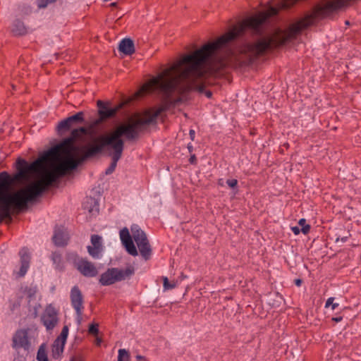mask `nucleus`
<instances>
[{
    "label": "nucleus",
    "mask_w": 361,
    "mask_h": 361,
    "mask_svg": "<svg viewBox=\"0 0 361 361\" xmlns=\"http://www.w3.org/2000/svg\"><path fill=\"white\" fill-rule=\"evenodd\" d=\"M211 47L202 46L199 49L185 55L177 63L163 70L140 87L136 93L137 97L158 90L162 95L163 106L156 109L152 114L147 111L143 116L137 118L130 123L118 126L128 128L126 132L128 140L135 139L141 127L150 124L169 106L179 102L180 99L172 97L174 93L181 95L193 90L202 92L204 85L196 84L194 78L202 75V66Z\"/></svg>",
    "instance_id": "1"
},
{
    "label": "nucleus",
    "mask_w": 361,
    "mask_h": 361,
    "mask_svg": "<svg viewBox=\"0 0 361 361\" xmlns=\"http://www.w3.org/2000/svg\"><path fill=\"white\" fill-rule=\"evenodd\" d=\"M78 149L71 143V139H64L47 152L51 171H46L40 180L31 183L15 192L10 191L13 180L6 171L0 173V221L11 218V207H25L28 202L41 195L59 177L64 176L69 170L75 169L84 161L81 159L82 155L75 158L73 154Z\"/></svg>",
    "instance_id": "2"
},
{
    "label": "nucleus",
    "mask_w": 361,
    "mask_h": 361,
    "mask_svg": "<svg viewBox=\"0 0 361 361\" xmlns=\"http://www.w3.org/2000/svg\"><path fill=\"white\" fill-rule=\"evenodd\" d=\"M312 23V17L307 16L290 25L286 30L277 28L270 35L243 45L235 57L237 64L240 66L251 64L267 50L277 49L296 39L302 30Z\"/></svg>",
    "instance_id": "3"
},
{
    "label": "nucleus",
    "mask_w": 361,
    "mask_h": 361,
    "mask_svg": "<svg viewBox=\"0 0 361 361\" xmlns=\"http://www.w3.org/2000/svg\"><path fill=\"white\" fill-rule=\"evenodd\" d=\"M267 16L268 15L264 13H257V14L245 18L242 22L234 25L228 32L224 34L215 41L204 44L203 46L211 45L212 47L211 49H209V50L207 51L209 53L208 56H206L202 66L203 73L201 76L194 78L195 82L197 85H204V88H205V64L208 61L209 59L214 54L216 50L224 47L229 42L235 39L237 37L243 35L246 30H251L255 35H262L264 32L262 26L266 22V18ZM192 91H197L200 93H204L206 97L208 98H211L212 96L211 91L208 90L204 92V89H203L202 92H200L198 90H193Z\"/></svg>",
    "instance_id": "4"
},
{
    "label": "nucleus",
    "mask_w": 361,
    "mask_h": 361,
    "mask_svg": "<svg viewBox=\"0 0 361 361\" xmlns=\"http://www.w3.org/2000/svg\"><path fill=\"white\" fill-rule=\"evenodd\" d=\"M128 128L118 126L109 135H98L94 137L91 140L82 146L80 150L82 152V160H87L90 158L97 157L102 153L106 146H110L113 149L110 154L111 157V163L106 169L105 174H111L116 169L117 163L122 157L124 149V142L121 137H126V131Z\"/></svg>",
    "instance_id": "5"
},
{
    "label": "nucleus",
    "mask_w": 361,
    "mask_h": 361,
    "mask_svg": "<svg viewBox=\"0 0 361 361\" xmlns=\"http://www.w3.org/2000/svg\"><path fill=\"white\" fill-rule=\"evenodd\" d=\"M135 269L133 265H128L125 269L108 268L100 275L99 282L102 286H107L117 282L130 279L135 274Z\"/></svg>",
    "instance_id": "6"
},
{
    "label": "nucleus",
    "mask_w": 361,
    "mask_h": 361,
    "mask_svg": "<svg viewBox=\"0 0 361 361\" xmlns=\"http://www.w3.org/2000/svg\"><path fill=\"white\" fill-rule=\"evenodd\" d=\"M130 230L141 256L145 260L149 259L152 250L145 233L136 224L133 225Z\"/></svg>",
    "instance_id": "7"
},
{
    "label": "nucleus",
    "mask_w": 361,
    "mask_h": 361,
    "mask_svg": "<svg viewBox=\"0 0 361 361\" xmlns=\"http://www.w3.org/2000/svg\"><path fill=\"white\" fill-rule=\"evenodd\" d=\"M41 322L47 331L53 330L59 323V311L51 304L47 305L40 317Z\"/></svg>",
    "instance_id": "8"
},
{
    "label": "nucleus",
    "mask_w": 361,
    "mask_h": 361,
    "mask_svg": "<svg viewBox=\"0 0 361 361\" xmlns=\"http://www.w3.org/2000/svg\"><path fill=\"white\" fill-rule=\"evenodd\" d=\"M73 264L75 268L85 277L92 278L98 274V269L95 264L86 258L76 256L73 260Z\"/></svg>",
    "instance_id": "9"
},
{
    "label": "nucleus",
    "mask_w": 361,
    "mask_h": 361,
    "mask_svg": "<svg viewBox=\"0 0 361 361\" xmlns=\"http://www.w3.org/2000/svg\"><path fill=\"white\" fill-rule=\"evenodd\" d=\"M352 0H332L327 1L322 6L316 8L314 16L316 17L324 18L332 12L346 6Z\"/></svg>",
    "instance_id": "10"
},
{
    "label": "nucleus",
    "mask_w": 361,
    "mask_h": 361,
    "mask_svg": "<svg viewBox=\"0 0 361 361\" xmlns=\"http://www.w3.org/2000/svg\"><path fill=\"white\" fill-rule=\"evenodd\" d=\"M70 299L73 308L75 310L77 318L82 319L84 310V298L78 286H73L70 293Z\"/></svg>",
    "instance_id": "11"
},
{
    "label": "nucleus",
    "mask_w": 361,
    "mask_h": 361,
    "mask_svg": "<svg viewBox=\"0 0 361 361\" xmlns=\"http://www.w3.org/2000/svg\"><path fill=\"white\" fill-rule=\"evenodd\" d=\"M47 156V154L45 152L38 159L30 164V169H31L32 173H40L38 180H40L42 178L46 171H51L50 160L49 157Z\"/></svg>",
    "instance_id": "12"
},
{
    "label": "nucleus",
    "mask_w": 361,
    "mask_h": 361,
    "mask_svg": "<svg viewBox=\"0 0 361 361\" xmlns=\"http://www.w3.org/2000/svg\"><path fill=\"white\" fill-rule=\"evenodd\" d=\"M30 343L28 337V331L27 329H18L13 336L12 347L16 350L23 348L25 350H29Z\"/></svg>",
    "instance_id": "13"
},
{
    "label": "nucleus",
    "mask_w": 361,
    "mask_h": 361,
    "mask_svg": "<svg viewBox=\"0 0 361 361\" xmlns=\"http://www.w3.org/2000/svg\"><path fill=\"white\" fill-rule=\"evenodd\" d=\"M97 105L99 109V118L94 123L96 125L102 123V121L108 118L114 117L116 114L117 111L120 108V106H117L115 108H109L108 104L101 100L97 101Z\"/></svg>",
    "instance_id": "14"
},
{
    "label": "nucleus",
    "mask_w": 361,
    "mask_h": 361,
    "mask_svg": "<svg viewBox=\"0 0 361 361\" xmlns=\"http://www.w3.org/2000/svg\"><path fill=\"white\" fill-rule=\"evenodd\" d=\"M91 244L87 247L89 255L94 259H100L104 250L102 237L97 234L92 235Z\"/></svg>",
    "instance_id": "15"
},
{
    "label": "nucleus",
    "mask_w": 361,
    "mask_h": 361,
    "mask_svg": "<svg viewBox=\"0 0 361 361\" xmlns=\"http://www.w3.org/2000/svg\"><path fill=\"white\" fill-rule=\"evenodd\" d=\"M120 238L122 244L124 245L126 251L132 256H137L138 255V252L135 246L133 241V235L131 236L129 233L128 228L126 227L122 228L120 231Z\"/></svg>",
    "instance_id": "16"
},
{
    "label": "nucleus",
    "mask_w": 361,
    "mask_h": 361,
    "mask_svg": "<svg viewBox=\"0 0 361 361\" xmlns=\"http://www.w3.org/2000/svg\"><path fill=\"white\" fill-rule=\"evenodd\" d=\"M298 1V0H283L279 3L276 6H271V2L269 1V4H270L269 8L266 11H261L260 13H264L268 15L266 18L267 21L271 16L276 15L279 10L288 9L293 6Z\"/></svg>",
    "instance_id": "17"
},
{
    "label": "nucleus",
    "mask_w": 361,
    "mask_h": 361,
    "mask_svg": "<svg viewBox=\"0 0 361 361\" xmlns=\"http://www.w3.org/2000/svg\"><path fill=\"white\" fill-rule=\"evenodd\" d=\"M16 169L18 171L17 174L14 176V177H11L7 172H6L10 178L13 180L12 183L13 182L20 178H26L30 173H32L31 169H30V164H28L25 160L22 159H18L16 162Z\"/></svg>",
    "instance_id": "18"
},
{
    "label": "nucleus",
    "mask_w": 361,
    "mask_h": 361,
    "mask_svg": "<svg viewBox=\"0 0 361 361\" xmlns=\"http://www.w3.org/2000/svg\"><path fill=\"white\" fill-rule=\"evenodd\" d=\"M19 255L20 257V267L19 271L16 273V276L18 277H23L26 274L30 267V255L28 250L25 247H23L20 250Z\"/></svg>",
    "instance_id": "19"
},
{
    "label": "nucleus",
    "mask_w": 361,
    "mask_h": 361,
    "mask_svg": "<svg viewBox=\"0 0 361 361\" xmlns=\"http://www.w3.org/2000/svg\"><path fill=\"white\" fill-rule=\"evenodd\" d=\"M52 239L56 246L63 247L68 244L69 236L63 228H57L54 231Z\"/></svg>",
    "instance_id": "20"
},
{
    "label": "nucleus",
    "mask_w": 361,
    "mask_h": 361,
    "mask_svg": "<svg viewBox=\"0 0 361 361\" xmlns=\"http://www.w3.org/2000/svg\"><path fill=\"white\" fill-rule=\"evenodd\" d=\"M119 51L125 55H131L135 52L133 41L129 38L122 39L118 46Z\"/></svg>",
    "instance_id": "21"
},
{
    "label": "nucleus",
    "mask_w": 361,
    "mask_h": 361,
    "mask_svg": "<svg viewBox=\"0 0 361 361\" xmlns=\"http://www.w3.org/2000/svg\"><path fill=\"white\" fill-rule=\"evenodd\" d=\"M66 342L56 338L51 346V356L54 359H59L64 350Z\"/></svg>",
    "instance_id": "22"
},
{
    "label": "nucleus",
    "mask_w": 361,
    "mask_h": 361,
    "mask_svg": "<svg viewBox=\"0 0 361 361\" xmlns=\"http://www.w3.org/2000/svg\"><path fill=\"white\" fill-rule=\"evenodd\" d=\"M74 125L71 122L69 118H66L63 120H61L56 126V130L59 135H62L65 132L69 130L72 126Z\"/></svg>",
    "instance_id": "23"
},
{
    "label": "nucleus",
    "mask_w": 361,
    "mask_h": 361,
    "mask_svg": "<svg viewBox=\"0 0 361 361\" xmlns=\"http://www.w3.org/2000/svg\"><path fill=\"white\" fill-rule=\"evenodd\" d=\"M12 32L15 35H24L27 33V29L22 22L16 21L13 25Z\"/></svg>",
    "instance_id": "24"
},
{
    "label": "nucleus",
    "mask_w": 361,
    "mask_h": 361,
    "mask_svg": "<svg viewBox=\"0 0 361 361\" xmlns=\"http://www.w3.org/2000/svg\"><path fill=\"white\" fill-rule=\"evenodd\" d=\"M23 294L24 296L27 298L29 300H30L32 298L35 297L36 293H37V287L36 286H25L23 288H22Z\"/></svg>",
    "instance_id": "25"
},
{
    "label": "nucleus",
    "mask_w": 361,
    "mask_h": 361,
    "mask_svg": "<svg viewBox=\"0 0 361 361\" xmlns=\"http://www.w3.org/2000/svg\"><path fill=\"white\" fill-rule=\"evenodd\" d=\"M69 120L73 123V125L80 124L84 122V113L82 111H79L75 115L69 116Z\"/></svg>",
    "instance_id": "26"
},
{
    "label": "nucleus",
    "mask_w": 361,
    "mask_h": 361,
    "mask_svg": "<svg viewBox=\"0 0 361 361\" xmlns=\"http://www.w3.org/2000/svg\"><path fill=\"white\" fill-rule=\"evenodd\" d=\"M130 355L126 349H119L118 351V361H129Z\"/></svg>",
    "instance_id": "27"
},
{
    "label": "nucleus",
    "mask_w": 361,
    "mask_h": 361,
    "mask_svg": "<svg viewBox=\"0 0 361 361\" xmlns=\"http://www.w3.org/2000/svg\"><path fill=\"white\" fill-rule=\"evenodd\" d=\"M52 260L54 263L56 264V267L57 269H62L63 268V262H62V257L61 255L57 252H54L52 255Z\"/></svg>",
    "instance_id": "28"
},
{
    "label": "nucleus",
    "mask_w": 361,
    "mask_h": 361,
    "mask_svg": "<svg viewBox=\"0 0 361 361\" xmlns=\"http://www.w3.org/2000/svg\"><path fill=\"white\" fill-rule=\"evenodd\" d=\"M37 360L38 361H49L47 352L43 346H40L37 351Z\"/></svg>",
    "instance_id": "29"
},
{
    "label": "nucleus",
    "mask_w": 361,
    "mask_h": 361,
    "mask_svg": "<svg viewBox=\"0 0 361 361\" xmlns=\"http://www.w3.org/2000/svg\"><path fill=\"white\" fill-rule=\"evenodd\" d=\"M227 66V61L224 59H220L218 63L213 66L212 69L215 72L220 71L224 69Z\"/></svg>",
    "instance_id": "30"
},
{
    "label": "nucleus",
    "mask_w": 361,
    "mask_h": 361,
    "mask_svg": "<svg viewBox=\"0 0 361 361\" xmlns=\"http://www.w3.org/2000/svg\"><path fill=\"white\" fill-rule=\"evenodd\" d=\"M298 224L302 226L301 232L304 234H307L310 231V226L306 224L305 219H301L298 221Z\"/></svg>",
    "instance_id": "31"
},
{
    "label": "nucleus",
    "mask_w": 361,
    "mask_h": 361,
    "mask_svg": "<svg viewBox=\"0 0 361 361\" xmlns=\"http://www.w3.org/2000/svg\"><path fill=\"white\" fill-rule=\"evenodd\" d=\"M68 335V327L67 326H64L61 330L60 335L56 338L66 342Z\"/></svg>",
    "instance_id": "32"
},
{
    "label": "nucleus",
    "mask_w": 361,
    "mask_h": 361,
    "mask_svg": "<svg viewBox=\"0 0 361 361\" xmlns=\"http://www.w3.org/2000/svg\"><path fill=\"white\" fill-rule=\"evenodd\" d=\"M81 137V135L78 132V128H75V129H73L71 131V136L67 137L66 139H71V143L73 145H74V142H75V140L79 138V137Z\"/></svg>",
    "instance_id": "33"
},
{
    "label": "nucleus",
    "mask_w": 361,
    "mask_h": 361,
    "mask_svg": "<svg viewBox=\"0 0 361 361\" xmlns=\"http://www.w3.org/2000/svg\"><path fill=\"white\" fill-rule=\"evenodd\" d=\"M334 298L331 297L329 298L326 302L325 307L328 308L329 307L331 306V309L333 310H336L338 307V303H334Z\"/></svg>",
    "instance_id": "34"
},
{
    "label": "nucleus",
    "mask_w": 361,
    "mask_h": 361,
    "mask_svg": "<svg viewBox=\"0 0 361 361\" xmlns=\"http://www.w3.org/2000/svg\"><path fill=\"white\" fill-rule=\"evenodd\" d=\"M56 0H37V6L39 8H45L48 4L55 2Z\"/></svg>",
    "instance_id": "35"
},
{
    "label": "nucleus",
    "mask_w": 361,
    "mask_h": 361,
    "mask_svg": "<svg viewBox=\"0 0 361 361\" xmlns=\"http://www.w3.org/2000/svg\"><path fill=\"white\" fill-rule=\"evenodd\" d=\"M163 285L166 290L173 289L176 287L175 283H170L167 277H163Z\"/></svg>",
    "instance_id": "36"
},
{
    "label": "nucleus",
    "mask_w": 361,
    "mask_h": 361,
    "mask_svg": "<svg viewBox=\"0 0 361 361\" xmlns=\"http://www.w3.org/2000/svg\"><path fill=\"white\" fill-rule=\"evenodd\" d=\"M88 331L91 334L97 335V334L99 332L98 324H90L89 326V329H88Z\"/></svg>",
    "instance_id": "37"
},
{
    "label": "nucleus",
    "mask_w": 361,
    "mask_h": 361,
    "mask_svg": "<svg viewBox=\"0 0 361 361\" xmlns=\"http://www.w3.org/2000/svg\"><path fill=\"white\" fill-rule=\"evenodd\" d=\"M226 183L230 188H234L238 185V180L236 179H228Z\"/></svg>",
    "instance_id": "38"
},
{
    "label": "nucleus",
    "mask_w": 361,
    "mask_h": 361,
    "mask_svg": "<svg viewBox=\"0 0 361 361\" xmlns=\"http://www.w3.org/2000/svg\"><path fill=\"white\" fill-rule=\"evenodd\" d=\"M78 132L80 134L82 135H86L88 133L87 129L85 127H80L78 128Z\"/></svg>",
    "instance_id": "39"
},
{
    "label": "nucleus",
    "mask_w": 361,
    "mask_h": 361,
    "mask_svg": "<svg viewBox=\"0 0 361 361\" xmlns=\"http://www.w3.org/2000/svg\"><path fill=\"white\" fill-rule=\"evenodd\" d=\"M291 231L295 235H298L300 233L301 229H300L298 226H293L291 227Z\"/></svg>",
    "instance_id": "40"
},
{
    "label": "nucleus",
    "mask_w": 361,
    "mask_h": 361,
    "mask_svg": "<svg viewBox=\"0 0 361 361\" xmlns=\"http://www.w3.org/2000/svg\"><path fill=\"white\" fill-rule=\"evenodd\" d=\"M136 360L137 361H145L146 360V358L145 357L142 356V355H137L136 357Z\"/></svg>",
    "instance_id": "41"
},
{
    "label": "nucleus",
    "mask_w": 361,
    "mask_h": 361,
    "mask_svg": "<svg viewBox=\"0 0 361 361\" xmlns=\"http://www.w3.org/2000/svg\"><path fill=\"white\" fill-rule=\"evenodd\" d=\"M195 161H196V157H195V155H192V156H191V157H190V162L191 164H193V163H195Z\"/></svg>",
    "instance_id": "42"
},
{
    "label": "nucleus",
    "mask_w": 361,
    "mask_h": 361,
    "mask_svg": "<svg viewBox=\"0 0 361 361\" xmlns=\"http://www.w3.org/2000/svg\"><path fill=\"white\" fill-rule=\"evenodd\" d=\"M295 283L297 286H300L302 283V280L301 279H296L295 281Z\"/></svg>",
    "instance_id": "43"
},
{
    "label": "nucleus",
    "mask_w": 361,
    "mask_h": 361,
    "mask_svg": "<svg viewBox=\"0 0 361 361\" xmlns=\"http://www.w3.org/2000/svg\"><path fill=\"white\" fill-rule=\"evenodd\" d=\"M218 185H220V186H223L224 185V180L222 178H219L218 180Z\"/></svg>",
    "instance_id": "44"
},
{
    "label": "nucleus",
    "mask_w": 361,
    "mask_h": 361,
    "mask_svg": "<svg viewBox=\"0 0 361 361\" xmlns=\"http://www.w3.org/2000/svg\"><path fill=\"white\" fill-rule=\"evenodd\" d=\"M333 320H334L336 322H341L342 320V317H334V318H333Z\"/></svg>",
    "instance_id": "45"
},
{
    "label": "nucleus",
    "mask_w": 361,
    "mask_h": 361,
    "mask_svg": "<svg viewBox=\"0 0 361 361\" xmlns=\"http://www.w3.org/2000/svg\"><path fill=\"white\" fill-rule=\"evenodd\" d=\"M71 361H83L81 358L80 357H73Z\"/></svg>",
    "instance_id": "46"
},
{
    "label": "nucleus",
    "mask_w": 361,
    "mask_h": 361,
    "mask_svg": "<svg viewBox=\"0 0 361 361\" xmlns=\"http://www.w3.org/2000/svg\"><path fill=\"white\" fill-rule=\"evenodd\" d=\"M190 135L192 137V140H193V136L195 135V131L193 130H190Z\"/></svg>",
    "instance_id": "47"
},
{
    "label": "nucleus",
    "mask_w": 361,
    "mask_h": 361,
    "mask_svg": "<svg viewBox=\"0 0 361 361\" xmlns=\"http://www.w3.org/2000/svg\"><path fill=\"white\" fill-rule=\"evenodd\" d=\"M101 343V340L100 339H97V345H99Z\"/></svg>",
    "instance_id": "48"
},
{
    "label": "nucleus",
    "mask_w": 361,
    "mask_h": 361,
    "mask_svg": "<svg viewBox=\"0 0 361 361\" xmlns=\"http://www.w3.org/2000/svg\"><path fill=\"white\" fill-rule=\"evenodd\" d=\"M346 238H342V241H343V242H344V241H345V240H346Z\"/></svg>",
    "instance_id": "49"
}]
</instances>
